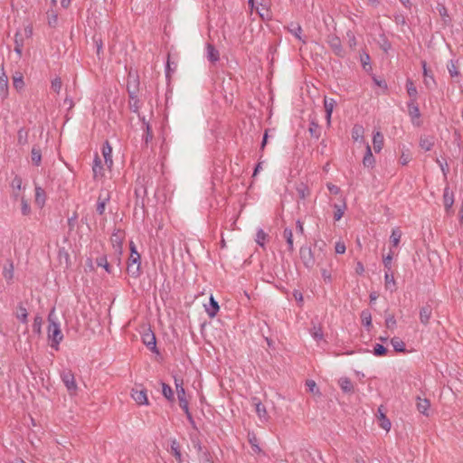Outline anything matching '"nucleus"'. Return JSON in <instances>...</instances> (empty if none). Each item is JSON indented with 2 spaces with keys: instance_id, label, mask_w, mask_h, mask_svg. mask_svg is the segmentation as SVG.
Masks as SVG:
<instances>
[{
  "instance_id": "obj_63",
  "label": "nucleus",
  "mask_w": 463,
  "mask_h": 463,
  "mask_svg": "<svg viewBox=\"0 0 463 463\" xmlns=\"http://www.w3.org/2000/svg\"><path fill=\"white\" fill-rule=\"evenodd\" d=\"M61 86H62V82H61V80L60 77H56L55 79H53L52 80V89L56 93H59L61 91Z\"/></svg>"
},
{
  "instance_id": "obj_45",
  "label": "nucleus",
  "mask_w": 463,
  "mask_h": 463,
  "mask_svg": "<svg viewBox=\"0 0 463 463\" xmlns=\"http://www.w3.org/2000/svg\"><path fill=\"white\" fill-rule=\"evenodd\" d=\"M162 394L167 401H169V402L175 401V395H174V392H173L172 388L165 383H162Z\"/></svg>"
},
{
  "instance_id": "obj_56",
  "label": "nucleus",
  "mask_w": 463,
  "mask_h": 463,
  "mask_svg": "<svg viewBox=\"0 0 463 463\" xmlns=\"http://www.w3.org/2000/svg\"><path fill=\"white\" fill-rule=\"evenodd\" d=\"M257 12L259 13L260 16L263 20H269L271 17L270 11L269 9V5H264L260 7H256Z\"/></svg>"
},
{
  "instance_id": "obj_33",
  "label": "nucleus",
  "mask_w": 463,
  "mask_h": 463,
  "mask_svg": "<svg viewBox=\"0 0 463 463\" xmlns=\"http://www.w3.org/2000/svg\"><path fill=\"white\" fill-rule=\"evenodd\" d=\"M197 458L199 463H213V455L208 449L197 453Z\"/></svg>"
},
{
  "instance_id": "obj_44",
  "label": "nucleus",
  "mask_w": 463,
  "mask_h": 463,
  "mask_svg": "<svg viewBox=\"0 0 463 463\" xmlns=\"http://www.w3.org/2000/svg\"><path fill=\"white\" fill-rule=\"evenodd\" d=\"M96 264L99 266V267H102L105 269V270L109 273V274H111L112 273V269H111V266L109 265V263L108 262V260H107V257L106 255H102L99 258L96 259Z\"/></svg>"
},
{
  "instance_id": "obj_6",
  "label": "nucleus",
  "mask_w": 463,
  "mask_h": 463,
  "mask_svg": "<svg viewBox=\"0 0 463 463\" xmlns=\"http://www.w3.org/2000/svg\"><path fill=\"white\" fill-rule=\"evenodd\" d=\"M252 405L255 406L256 413L261 422H267L269 420V414L267 412L266 407L261 403V402L257 397H253L251 399Z\"/></svg>"
},
{
  "instance_id": "obj_55",
  "label": "nucleus",
  "mask_w": 463,
  "mask_h": 463,
  "mask_svg": "<svg viewBox=\"0 0 463 463\" xmlns=\"http://www.w3.org/2000/svg\"><path fill=\"white\" fill-rule=\"evenodd\" d=\"M313 338L317 341L323 339L324 335L321 326L314 325L310 330Z\"/></svg>"
},
{
  "instance_id": "obj_34",
  "label": "nucleus",
  "mask_w": 463,
  "mask_h": 463,
  "mask_svg": "<svg viewBox=\"0 0 463 463\" xmlns=\"http://www.w3.org/2000/svg\"><path fill=\"white\" fill-rule=\"evenodd\" d=\"M339 384L344 392L350 393L354 391V385L351 380L347 377H343L339 380Z\"/></svg>"
},
{
  "instance_id": "obj_38",
  "label": "nucleus",
  "mask_w": 463,
  "mask_h": 463,
  "mask_svg": "<svg viewBox=\"0 0 463 463\" xmlns=\"http://www.w3.org/2000/svg\"><path fill=\"white\" fill-rule=\"evenodd\" d=\"M430 402L429 400L427 399H421L420 397H418V401H417V409L418 411L424 414V415H428V410L430 408Z\"/></svg>"
},
{
  "instance_id": "obj_53",
  "label": "nucleus",
  "mask_w": 463,
  "mask_h": 463,
  "mask_svg": "<svg viewBox=\"0 0 463 463\" xmlns=\"http://www.w3.org/2000/svg\"><path fill=\"white\" fill-rule=\"evenodd\" d=\"M402 232L399 229H393L390 237L391 242L393 247H397L401 241Z\"/></svg>"
},
{
  "instance_id": "obj_59",
  "label": "nucleus",
  "mask_w": 463,
  "mask_h": 463,
  "mask_svg": "<svg viewBox=\"0 0 463 463\" xmlns=\"http://www.w3.org/2000/svg\"><path fill=\"white\" fill-rule=\"evenodd\" d=\"M387 351L388 350L385 346H383V345H380V344H376L373 346V353L375 356H383V355L386 354Z\"/></svg>"
},
{
  "instance_id": "obj_54",
  "label": "nucleus",
  "mask_w": 463,
  "mask_h": 463,
  "mask_svg": "<svg viewBox=\"0 0 463 463\" xmlns=\"http://www.w3.org/2000/svg\"><path fill=\"white\" fill-rule=\"evenodd\" d=\"M92 170H93L95 177L98 176V175H101L102 165H101V160L98 155L95 156V158L93 161V165H92Z\"/></svg>"
},
{
  "instance_id": "obj_28",
  "label": "nucleus",
  "mask_w": 463,
  "mask_h": 463,
  "mask_svg": "<svg viewBox=\"0 0 463 463\" xmlns=\"http://www.w3.org/2000/svg\"><path fill=\"white\" fill-rule=\"evenodd\" d=\"M407 105H408L409 115L411 116L412 120H414L415 118H420V109H419L416 101L410 100Z\"/></svg>"
},
{
  "instance_id": "obj_46",
  "label": "nucleus",
  "mask_w": 463,
  "mask_h": 463,
  "mask_svg": "<svg viewBox=\"0 0 463 463\" xmlns=\"http://www.w3.org/2000/svg\"><path fill=\"white\" fill-rule=\"evenodd\" d=\"M406 88H407L408 95L411 98V100L416 101L418 91H417V89L414 86L413 81L411 80H410V79L407 80Z\"/></svg>"
},
{
  "instance_id": "obj_58",
  "label": "nucleus",
  "mask_w": 463,
  "mask_h": 463,
  "mask_svg": "<svg viewBox=\"0 0 463 463\" xmlns=\"http://www.w3.org/2000/svg\"><path fill=\"white\" fill-rule=\"evenodd\" d=\"M346 38H347L348 45H349L350 49L354 50L356 47V44H357L354 33L352 31H347Z\"/></svg>"
},
{
  "instance_id": "obj_48",
  "label": "nucleus",
  "mask_w": 463,
  "mask_h": 463,
  "mask_svg": "<svg viewBox=\"0 0 463 463\" xmlns=\"http://www.w3.org/2000/svg\"><path fill=\"white\" fill-rule=\"evenodd\" d=\"M14 52L21 56L23 52V46H24V39L20 33H16L14 36Z\"/></svg>"
},
{
  "instance_id": "obj_57",
  "label": "nucleus",
  "mask_w": 463,
  "mask_h": 463,
  "mask_svg": "<svg viewBox=\"0 0 463 463\" xmlns=\"http://www.w3.org/2000/svg\"><path fill=\"white\" fill-rule=\"evenodd\" d=\"M361 318L364 326L369 327L372 326V317L368 310H364L361 313Z\"/></svg>"
},
{
  "instance_id": "obj_22",
  "label": "nucleus",
  "mask_w": 463,
  "mask_h": 463,
  "mask_svg": "<svg viewBox=\"0 0 463 463\" xmlns=\"http://www.w3.org/2000/svg\"><path fill=\"white\" fill-rule=\"evenodd\" d=\"M335 105V100L334 99H325L324 100V107L326 110V119L327 122V125H330L331 123V116L334 109V107Z\"/></svg>"
},
{
  "instance_id": "obj_21",
  "label": "nucleus",
  "mask_w": 463,
  "mask_h": 463,
  "mask_svg": "<svg viewBox=\"0 0 463 463\" xmlns=\"http://www.w3.org/2000/svg\"><path fill=\"white\" fill-rule=\"evenodd\" d=\"M175 389H176V392H177V398H178L179 404L183 403V401H188L187 398H186L185 390H184V388L183 386L184 385L183 380L182 379H177L175 377Z\"/></svg>"
},
{
  "instance_id": "obj_11",
  "label": "nucleus",
  "mask_w": 463,
  "mask_h": 463,
  "mask_svg": "<svg viewBox=\"0 0 463 463\" xmlns=\"http://www.w3.org/2000/svg\"><path fill=\"white\" fill-rule=\"evenodd\" d=\"M326 243L325 241H321L320 243L316 242V257H315V265L317 266L322 265V263L326 259V252L325 250Z\"/></svg>"
},
{
  "instance_id": "obj_20",
  "label": "nucleus",
  "mask_w": 463,
  "mask_h": 463,
  "mask_svg": "<svg viewBox=\"0 0 463 463\" xmlns=\"http://www.w3.org/2000/svg\"><path fill=\"white\" fill-rule=\"evenodd\" d=\"M8 94V78L4 70L0 71V98L5 99Z\"/></svg>"
},
{
  "instance_id": "obj_26",
  "label": "nucleus",
  "mask_w": 463,
  "mask_h": 463,
  "mask_svg": "<svg viewBox=\"0 0 463 463\" xmlns=\"http://www.w3.org/2000/svg\"><path fill=\"white\" fill-rule=\"evenodd\" d=\"M373 145L375 153H379L383 146V136L380 131H377L373 134Z\"/></svg>"
},
{
  "instance_id": "obj_36",
  "label": "nucleus",
  "mask_w": 463,
  "mask_h": 463,
  "mask_svg": "<svg viewBox=\"0 0 463 463\" xmlns=\"http://www.w3.org/2000/svg\"><path fill=\"white\" fill-rule=\"evenodd\" d=\"M434 146V138L432 137H420V146L425 150L430 151Z\"/></svg>"
},
{
  "instance_id": "obj_39",
  "label": "nucleus",
  "mask_w": 463,
  "mask_h": 463,
  "mask_svg": "<svg viewBox=\"0 0 463 463\" xmlns=\"http://www.w3.org/2000/svg\"><path fill=\"white\" fill-rule=\"evenodd\" d=\"M16 317L17 319L25 324L27 323V317H28V312L25 307H24L22 304L18 305L17 311H16Z\"/></svg>"
},
{
  "instance_id": "obj_47",
  "label": "nucleus",
  "mask_w": 463,
  "mask_h": 463,
  "mask_svg": "<svg viewBox=\"0 0 463 463\" xmlns=\"http://www.w3.org/2000/svg\"><path fill=\"white\" fill-rule=\"evenodd\" d=\"M13 85L15 90H21L24 87V77L22 73L16 72L15 75L13 77Z\"/></svg>"
},
{
  "instance_id": "obj_37",
  "label": "nucleus",
  "mask_w": 463,
  "mask_h": 463,
  "mask_svg": "<svg viewBox=\"0 0 463 463\" xmlns=\"http://www.w3.org/2000/svg\"><path fill=\"white\" fill-rule=\"evenodd\" d=\"M45 192L40 186H35V203L39 206H43L45 203Z\"/></svg>"
},
{
  "instance_id": "obj_40",
  "label": "nucleus",
  "mask_w": 463,
  "mask_h": 463,
  "mask_svg": "<svg viewBox=\"0 0 463 463\" xmlns=\"http://www.w3.org/2000/svg\"><path fill=\"white\" fill-rule=\"evenodd\" d=\"M422 69H423V76H424V82L427 86H430V82L435 84V80L433 75L430 73V71L427 69V63L425 61H421Z\"/></svg>"
},
{
  "instance_id": "obj_64",
  "label": "nucleus",
  "mask_w": 463,
  "mask_h": 463,
  "mask_svg": "<svg viewBox=\"0 0 463 463\" xmlns=\"http://www.w3.org/2000/svg\"><path fill=\"white\" fill-rule=\"evenodd\" d=\"M42 323H43V318L40 316H36L33 319V332L38 333V334L41 332Z\"/></svg>"
},
{
  "instance_id": "obj_16",
  "label": "nucleus",
  "mask_w": 463,
  "mask_h": 463,
  "mask_svg": "<svg viewBox=\"0 0 463 463\" xmlns=\"http://www.w3.org/2000/svg\"><path fill=\"white\" fill-rule=\"evenodd\" d=\"M432 316V307L430 304H426L420 310V320L424 326H427Z\"/></svg>"
},
{
  "instance_id": "obj_17",
  "label": "nucleus",
  "mask_w": 463,
  "mask_h": 463,
  "mask_svg": "<svg viewBox=\"0 0 463 463\" xmlns=\"http://www.w3.org/2000/svg\"><path fill=\"white\" fill-rule=\"evenodd\" d=\"M14 261L11 259H8L6 260V264L3 268V277L5 279L10 283L14 279Z\"/></svg>"
},
{
  "instance_id": "obj_10",
  "label": "nucleus",
  "mask_w": 463,
  "mask_h": 463,
  "mask_svg": "<svg viewBox=\"0 0 463 463\" xmlns=\"http://www.w3.org/2000/svg\"><path fill=\"white\" fill-rule=\"evenodd\" d=\"M128 92L129 96V109L134 112L140 116L139 109H140V101L137 98L136 90H130V87L128 86Z\"/></svg>"
},
{
  "instance_id": "obj_14",
  "label": "nucleus",
  "mask_w": 463,
  "mask_h": 463,
  "mask_svg": "<svg viewBox=\"0 0 463 463\" xmlns=\"http://www.w3.org/2000/svg\"><path fill=\"white\" fill-rule=\"evenodd\" d=\"M122 240L123 235L119 231L114 232L110 238L112 247L115 252L118 253V255H121L122 253Z\"/></svg>"
},
{
  "instance_id": "obj_31",
  "label": "nucleus",
  "mask_w": 463,
  "mask_h": 463,
  "mask_svg": "<svg viewBox=\"0 0 463 463\" xmlns=\"http://www.w3.org/2000/svg\"><path fill=\"white\" fill-rule=\"evenodd\" d=\"M380 48L384 52H388L392 49V43L386 37L384 33H381L379 35V39L377 41Z\"/></svg>"
},
{
  "instance_id": "obj_4",
  "label": "nucleus",
  "mask_w": 463,
  "mask_h": 463,
  "mask_svg": "<svg viewBox=\"0 0 463 463\" xmlns=\"http://www.w3.org/2000/svg\"><path fill=\"white\" fill-rule=\"evenodd\" d=\"M142 342L143 344L153 353L158 354V350L156 347V339L153 331L148 328L142 335Z\"/></svg>"
},
{
  "instance_id": "obj_7",
  "label": "nucleus",
  "mask_w": 463,
  "mask_h": 463,
  "mask_svg": "<svg viewBox=\"0 0 463 463\" xmlns=\"http://www.w3.org/2000/svg\"><path fill=\"white\" fill-rule=\"evenodd\" d=\"M287 30L302 43H307V39L303 36L302 27L298 23L291 22L287 26Z\"/></svg>"
},
{
  "instance_id": "obj_49",
  "label": "nucleus",
  "mask_w": 463,
  "mask_h": 463,
  "mask_svg": "<svg viewBox=\"0 0 463 463\" xmlns=\"http://www.w3.org/2000/svg\"><path fill=\"white\" fill-rule=\"evenodd\" d=\"M308 131L311 135V137L318 139L320 137V127L319 125L315 121L311 120L309 123Z\"/></svg>"
},
{
  "instance_id": "obj_18",
  "label": "nucleus",
  "mask_w": 463,
  "mask_h": 463,
  "mask_svg": "<svg viewBox=\"0 0 463 463\" xmlns=\"http://www.w3.org/2000/svg\"><path fill=\"white\" fill-rule=\"evenodd\" d=\"M204 307L207 315L211 318L214 317L220 309L218 302L214 299L213 296L210 297L209 305H204Z\"/></svg>"
},
{
  "instance_id": "obj_32",
  "label": "nucleus",
  "mask_w": 463,
  "mask_h": 463,
  "mask_svg": "<svg viewBox=\"0 0 463 463\" xmlns=\"http://www.w3.org/2000/svg\"><path fill=\"white\" fill-rule=\"evenodd\" d=\"M31 159L34 165L39 166L42 162L41 149L37 146H33L31 151Z\"/></svg>"
},
{
  "instance_id": "obj_12",
  "label": "nucleus",
  "mask_w": 463,
  "mask_h": 463,
  "mask_svg": "<svg viewBox=\"0 0 463 463\" xmlns=\"http://www.w3.org/2000/svg\"><path fill=\"white\" fill-rule=\"evenodd\" d=\"M139 118L142 121V128L144 130L143 139L146 146H147L152 141L154 137L152 128L149 122L146 120L145 117L139 116Z\"/></svg>"
},
{
  "instance_id": "obj_2",
  "label": "nucleus",
  "mask_w": 463,
  "mask_h": 463,
  "mask_svg": "<svg viewBox=\"0 0 463 463\" xmlns=\"http://www.w3.org/2000/svg\"><path fill=\"white\" fill-rule=\"evenodd\" d=\"M48 337L52 341L51 347L58 350L60 343L62 341L63 335L60 325L49 318Z\"/></svg>"
},
{
  "instance_id": "obj_60",
  "label": "nucleus",
  "mask_w": 463,
  "mask_h": 463,
  "mask_svg": "<svg viewBox=\"0 0 463 463\" xmlns=\"http://www.w3.org/2000/svg\"><path fill=\"white\" fill-rule=\"evenodd\" d=\"M21 212L23 215H29L31 213V207L24 197H21Z\"/></svg>"
},
{
  "instance_id": "obj_25",
  "label": "nucleus",
  "mask_w": 463,
  "mask_h": 463,
  "mask_svg": "<svg viewBox=\"0 0 463 463\" xmlns=\"http://www.w3.org/2000/svg\"><path fill=\"white\" fill-rule=\"evenodd\" d=\"M378 418L380 421V426L386 431L390 430L391 429V421L386 418L383 406L378 408Z\"/></svg>"
},
{
  "instance_id": "obj_5",
  "label": "nucleus",
  "mask_w": 463,
  "mask_h": 463,
  "mask_svg": "<svg viewBox=\"0 0 463 463\" xmlns=\"http://www.w3.org/2000/svg\"><path fill=\"white\" fill-rule=\"evenodd\" d=\"M327 43L334 53L341 58L345 56V51L342 46L341 40L338 36L332 34L328 36Z\"/></svg>"
},
{
  "instance_id": "obj_27",
  "label": "nucleus",
  "mask_w": 463,
  "mask_h": 463,
  "mask_svg": "<svg viewBox=\"0 0 463 463\" xmlns=\"http://www.w3.org/2000/svg\"><path fill=\"white\" fill-rule=\"evenodd\" d=\"M384 282L386 289L390 290L391 292L396 290V282L393 275L392 274V271H385Z\"/></svg>"
},
{
  "instance_id": "obj_1",
  "label": "nucleus",
  "mask_w": 463,
  "mask_h": 463,
  "mask_svg": "<svg viewBox=\"0 0 463 463\" xmlns=\"http://www.w3.org/2000/svg\"><path fill=\"white\" fill-rule=\"evenodd\" d=\"M140 255L137 250L136 245L134 242H130V256L128 260L127 271L128 273L137 278L140 273Z\"/></svg>"
},
{
  "instance_id": "obj_42",
  "label": "nucleus",
  "mask_w": 463,
  "mask_h": 463,
  "mask_svg": "<svg viewBox=\"0 0 463 463\" xmlns=\"http://www.w3.org/2000/svg\"><path fill=\"white\" fill-rule=\"evenodd\" d=\"M28 136H29L28 130H26L24 128H21L17 131V142H18V144L21 145V146L26 145L28 143Z\"/></svg>"
},
{
  "instance_id": "obj_51",
  "label": "nucleus",
  "mask_w": 463,
  "mask_h": 463,
  "mask_svg": "<svg viewBox=\"0 0 463 463\" xmlns=\"http://www.w3.org/2000/svg\"><path fill=\"white\" fill-rule=\"evenodd\" d=\"M171 452L174 455V457L175 458V459L178 460L179 462H181L182 454L180 451V445L175 439H174L171 442Z\"/></svg>"
},
{
  "instance_id": "obj_52",
  "label": "nucleus",
  "mask_w": 463,
  "mask_h": 463,
  "mask_svg": "<svg viewBox=\"0 0 463 463\" xmlns=\"http://www.w3.org/2000/svg\"><path fill=\"white\" fill-rule=\"evenodd\" d=\"M334 209H335L334 219L335 221H339L345 213V211L346 209V204H345V203H344L342 205L334 204Z\"/></svg>"
},
{
  "instance_id": "obj_30",
  "label": "nucleus",
  "mask_w": 463,
  "mask_h": 463,
  "mask_svg": "<svg viewBox=\"0 0 463 463\" xmlns=\"http://www.w3.org/2000/svg\"><path fill=\"white\" fill-rule=\"evenodd\" d=\"M296 190L298 193V196L301 200H305L306 198H307L310 195V190H309L308 186L304 183L298 184L297 185Z\"/></svg>"
},
{
  "instance_id": "obj_35",
  "label": "nucleus",
  "mask_w": 463,
  "mask_h": 463,
  "mask_svg": "<svg viewBox=\"0 0 463 463\" xmlns=\"http://www.w3.org/2000/svg\"><path fill=\"white\" fill-rule=\"evenodd\" d=\"M283 237L287 241L288 250L292 252L294 250L292 230L289 228H285L283 232Z\"/></svg>"
},
{
  "instance_id": "obj_43",
  "label": "nucleus",
  "mask_w": 463,
  "mask_h": 463,
  "mask_svg": "<svg viewBox=\"0 0 463 463\" xmlns=\"http://www.w3.org/2000/svg\"><path fill=\"white\" fill-rule=\"evenodd\" d=\"M248 439L254 453L260 454L261 452V449L259 446V440L256 435L254 433H249Z\"/></svg>"
},
{
  "instance_id": "obj_50",
  "label": "nucleus",
  "mask_w": 463,
  "mask_h": 463,
  "mask_svg": "<svg viewBox=\"0 0 463 463\" xmlns=\"http://www.w3.org/2000/svg\"><path fill=\"white\" fill-rule=\"evenodd\" d=\"M391 344L396 352L404 353L406 351L405 344L398 337L392 338Z\"/></svg>"
},
{
  "instance_id": "obj_13",
  "label": "nucleus",
  "mask_w": 463,
  "mask_h": 463,
  "mask_svg": "<svg viewBox=\"0 0 463 463\" xmlns=\"http://www.w3.org/2000/svg\"><path fill=\"white\" fill-rule=\"evenodd\" d=\"M110 197L108 191H100L98 203H97V213L102 215L105 212L106 203L109 201Z\"/></svg>"
},
{
  "instance_id": "obj_3",
  "label": "nucleus",
  "mask_w": 463,
  "mask_h": 463,
  "mask_svg": "<svg viewBox=\"0 0 463 463\" xmlns=\"http://www.w3.org/2000/svg\"><path fill=\"white\" fill-rule=\"evenodd\" d=\"M61 378L62 383L66 386L68 392L70 393H75L77 391V383L75 382V377L71 370L64 369L61 373Z\"/></svg>"
},
{
  "instance_id": "obj_8",
  "label": "nucleus",
  "mask_w": 463,
  "mask_h": 463,
  "mask_svg": "<svg viewBox=\"0 0 463 463\" xmlns=\"http://www.w3.org/2000/svg\"><path fill=\"white\" fill-rule=\"evenodd\" d=\"M300 259L306 268L311 269L315 266V258H310V247L302 246L299 250Z\"/></svg>"
},
{
  "instance_id": "obj_24",
  "label": "nucleus",
  "mask_w": 463,
  "mask_h": 463,
  "mask_svg": "<svg viewBox=\"0 0 463 463\" xmlns=\"http://www.w3.org/2000/svg\"><path fill=\"white\" fill-rule=\"evenodd\" d=\"M364 128L362 125L356 124L352 129V138L354 141L364 142Z\"/></svg>"
},
{
  "instance_id": "obj_9",
  "label": "nucleus",
  "mask_w": 463,
  "mask_h": 463,
  "mask_svg": "<svg viewBox=\"0 0 463 463\" xmlns=\"http://www.w3.org/2000/svg\"><path fill=\"white\" fill-rule=\"evenodd\" d=\"M131 397L138 405H146L148 404V399L146 395V391L145 389H137L134 388L131 392Z\"/></svg>"
},
{
  "instance_id": "obj_62",
  "label": "nucleus",
  "mask_w": 463,
  "mask_h": 463,
  "mask_svg": "<svg viewBox=\"0 0 463 463\" xmlns=\"http://www.w3.org/2000/svg\"><path fill=\"white\" fill-rule=\"evenodd\" d=\"M22 178L18 175H15L14 178L11 182V187L13 191H21L22 189Z\"/></svg>"
},
{
  "instance_id": "obj_15",
  "label": "nucleus",
  "mask_w": 463,
  "mask_h": 463,
  "mask_svg": "<svg viewBox=\"0 0 463 463\" xmlns=\"http://www.w3.org/2000/svg\"><path fill=\"white\" fill-rule=\"evenodd\" d=\"M443 203L446 211L449 213L451 210L454 203V194L453 192L450 191L448 185L444 188Z\"/></svg>"
},
{
  "instance_id": "obj_41",
  "label": "nucleus",
  "mask_w": 463,
  "mask_h": 463,
  "mask_svg": "<svg viewBox=\"0 0 463 463\" xmlns=\"http://www.w3.org/2000/svg\"><path fill=\"white\" fill-rule=\"evenodd\" d=\"M207 58L210 61L215 62L219 60V52L212 44L207 45Z\"/></svg>"
},
{
  "instance_id": "obj_61",
  "label": "nucleus",
  "mask_w": 463,
  "mask_h": 463,
  "mask_svg": "<svg viewBox=\"0 0 463 463\" xmlns=\"http://www.w3.org/2000/svg\"><path fill=\"white\" fill-rule=\"evenodd\" d=\"M266 238H267L266 232L262 229H260L256 234V242L260 246L264 247V242H265Z\"/></svg>"
},
{
  "instance_id": "obj_29",
  "label": "nucleus",
  "mask_w": 463,
  "mask_h": 463,
  "mask_svg": "<svg viewBox=\"0 0 463 463\" xmlns=\"http://www.w3.org/2000/svg\"><path fill=\"white\" fill-rule=\"evenodd\" d=\"M459 60H450L447 64L449 75L454 78L459 75L458 71Z\"/></svg>"
},
{
  "instance_id": "obj_19",
  "label": "nucleus",
  "mask_w": 463,
  "mask_h": 463,
  "mask_svg": "<svg viewBox=\"0 0 463 463\" xmlns=\"http://www.w3.org/2000/svg\"><path fill=\"white\" fill-rule=\"evenodd\" d=\"M375 164V158L372 153L371 146L366 144V151L363 158V165L367 168H373Z\"/></svg>"
},
{
  "instance_id": "obj_23",
  "label": "nucleus",
  "mask_w": 463,
  "mask_h": 463,
  "mask_svg": "<svg viewBox=\"0 0 463 463\" xmlns=\"http://www.w3.org/2000/svg\"><path fill=\"white\" fill-rule=\"evenodd\" d=\"M190 440H191L192 446L194 447V449L196 450L197 453L207 449V448L203 447L202 444V441L199 438V432L191 433Z\"/></svg>"
}]
</instances>
